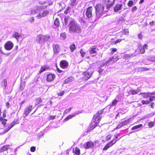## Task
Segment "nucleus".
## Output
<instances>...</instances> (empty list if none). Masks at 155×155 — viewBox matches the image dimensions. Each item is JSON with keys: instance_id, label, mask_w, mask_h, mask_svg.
Wrapping results in <instances>:
<instances>
[{"instance_id": "obj_48", "label": "nucleus", "mask_w": 155, "mask_h": 155, "mask_svg": "<svg viewBox=\"0 0 155 155\" xmlns=\"http://www.w3.org/2000/svg\"><path fill=\"white\" fill-rule=\"evenodd\" d=\"M41 102V98H39L36 100V102L37 104H39Z\"/></svg>"}, {"instance_id": "obj_63", "label": "nucleus", "mask_w": 155, "mask_h": 155, "mask_svg": "<svg viewBox=\"0 0 155 155\" xmlns=\"http://www.w3.org/2000/svg\"><path fill=\"white\" fill-rule=\"evenodd\" d=\"M154 103H151L150 105V107L152 108H154Z\"/></svg>"}, {"instance_id": "obj_8", "label": "nucleus", "mask_w": 155, "mask_h": 155, "mask_svg": "<svg viewBox=\"0 0 155 155\" xmlns=\"http://www.w3.org/2000/svg\"><path fill=\"white\" fill-rule=\"evenodd\" d=\"M84 147L86 149L92 148L94 146V143L92 141H90L84 144Z\"/></svg>"}, {"instance_id": "obj_50", "label": "nucleus", "mask_w": 155, "mask_h": 155, "mask_svg": "<svg viewBox=\"0 0 155 155\" xmlns=\"http://www.w3.org/2000/svg\"><path fill=\"white\" fill-rule=\"evenodd\" d=\"M79 21L81 23H84L85 22L83 20L82 18H79Z\"/></svg>"}, {"instance_id": "obj_23", "label": "nucleus", "mask_w": 155, "mask_h": 155, "mask_svg": "<svg viewBox=\"0 0 155 155\" xmlns=\"http://www.w3.org/2000/svg\"><path fill=\"white\" fill-rule=\"evenodd\" d=\"M140 91L139 90H131L130 91L129 93L131 94L134 95L138 93Z\"/></svg>"}, {"instance_id": "obj_34", "label": "nucleus", "mask_w": 155, "mask_h": 155, "mask_svg": "<svg viewBox=\"0 0 155 155\" xmlns=\"http://www.w3.org/2000/svg\"><path fill=\"white\" fill-rule=\"evenodd\" d=\"M132 54H125L124 56V58L126 59H128L130 57H131L132 56Z\"/></svg>"}, {"instance_id": "obj_20", "label": "nucleus", "mask_w": 155, "mask_h": 155, "mask_svg": "<svg viewBox=\"0 0 155 155\" xmlns=\"http://www.w3.org/2000/svg\"><path fill=\"white\" fill-rule=\"evenodd\" d=\"M113 144H114V143L111 144V142H109L106 145V146L104 147L103 150H107L110 147L112 146Z\"/></svg>"}, {"instance_id": "obj_17", "label": "nucleus", "mask_w": 155, "mask_h": 155, "mask_svg": "<svg viewBox=\"0 0 155 155\" xmlns=\"http://www.w3.org/2000/svg\"><path fill=\"white\" fill-rule=\"evenodd\" d=\"M74 80V78L73 77H70L65 80L64 83L65 84H66L73 81Z\"/></svg>"}, {"instance_id": "obj_43", "label": "nucleus", "mask_w": 155, "mask_h": 155, "mask_svg": "<svg viewBox=\"0 0 155 155\" xmlns=\"http://www.w3.org/2000/svg\"><path fill=\"white\" fill-rule=\"evenodd\" d=\"M17 124V121H13L11 123L10 125H11V127L12 128L15 125Z\"/></svg>"}, {"instance_id": "obj_2", "label": "nucleus", "mask_w": 155, "mask_h": 155, "mask_svg": "<svg viewBox=\"0 0 155 155\" xmlns=\"http://www.w3.org/2000/svg\"><path fill=\"white\" fill-rule=\"evenodd\" d=\"M95 8L96 12L95 15H93L92 16H94L95 18V20H97L101 17L104 11V6L102 4H98L96 5Z\"/></svg>"}, {"instance_id": "obj_39", "label": "nucleus", "mask_w": 155, "mask_h": 155, "mask_svg": "<svg viewBox=\"0 0 155 155\" xmlns=\"http://www.w3.org/2000/svg\"><path fill=\"white\" fill-rule=\"evenodd\" d=\"M61 38L63 39H64L66 38V35L65 33L61 34L60 35Z\"/></svg>"}, {"instance_id": "obj_1", "label": "nucleus", "mask_w": 155, "mask_h": 155, "mask_svg": "<svg viewBox=\"0 0 155 155\" xmlns=\"http://www.w3.org/2000/svg\"><path fill=\"white\" fill-rule=\"evenodd\" d=\"M69 31L70 33H78L81 31V26L75 20L71 21L68 25Z\"/></svg>"}, {"instance_id": "obj_41", "label": "nucleus", "mask_w": 155, "mask_h": 155, "mask_svg": "<svg viewBox=\"0 0 155 155\" xmlns=\"http://www.w3.org/2000/svg\"><path fill=\"white\" fill-rule=\"evenodd\" d=\"M140 52L142 54H144L145 53V49L144 48V47H142V48H140Z\"/></svg>"}, {"instance_id": "obj_15", "label": "nucleus", "mask_w": 155, "mask_h": 155, "mask_svg": "<svg viewBox=\"0 0 155 155\" xmlns=\"http://www.w3.org/2000/svg\"><path fill=\"white\" fill-rule=\"evenodd\" d=\"M41 8V7L40 6H36L35 8L32 9H31L30 14H34L37 12V10L38 9H39Z\"/></svg>"}, {"instance_id": "obj_4", "label": "nucleus", "mask_w": 155, "mask_h": 155, "mask_svg": "<svg viewBox=\"0 0 155 155\" xmlns=\"http://www.w3.org/2000/svg\"><path fill=\"white\" fill-rule=\"evenodd\" d=\"M13 43L10 41H7L5 45V48L7 50H10L13 47Z\"/></svg>"}, {"instance_id": "obj_35", "label": "nucleus", "mask_w": 155, "mask_h": 155, "mask_svg": "<svg viewBox=\"0 0 155 155\" xmlns=\"http://www.w3.org/2000/svg\"><path fill=\"white\" fill-rule=\"evenodd\" d=\"M0 120L2 121V124H6L7 121V120L5 119H3L2 117H1L0 118Z\"/></svg>"}, {"instance_id": "obj_25", "label": "nucleus", "mask_w": 155, "mask_h": 155, "mask_svg": "<svg viewBox=\"0 0 155 155\" xmlns=\"http://www.w3.org/2000/svg\"><path fill=\"white\" fill-rule=\"evenodd\" d=\"M149 94L147 93H141L139 94L142 95L144 98H147L149 96Z\"/></svg>"}, {"instance_id": "obj_21", "label": "nucleus", "mask_w": 155, "mask_h": 155, "mask_svg": "<svg viewBox=\"0 0 155 155\" xmlns=\"http://www.w3.org/2000/svg\"><path fill=\"white\" fill-rule=\"evenodd\" d=\"M114 59V57H112L109 58V59L105 63H104L102 65H101L102 67H103L105 65H107L108 63L110 62Z\"/></svg>"}, {"instance_id": "obj_22", "label": "nucleus", "mask_w": 155, "mask_h": 155, "mask_svg": "<svg viewBox=\"0 0 155 155\" xmlns=\"http://www.w3.org/2000/svg\"><path fill=\"white\" fill-rule=\"evenodd\" d=\"M9 148V146H5L2 147L0 149V152H2L4 151L7 150Z\"/></svg>"}, {"instance_id": "obj_31", "label": "nucleus", "mask_w": 155, "mask_h": 155, "mask_svg": "<svg viewBox=\"0 0 155 155\" xmlns=\"http://www.w3.org/2000/svg\"><path fill=\"white\" fill-rule=\"evenodd\" d=\"M142 126V124H140L134 126L132 128L131 130H134L136 129H138V128H139L141 127Z\"/></svg>"}, {"instance_id": "obj_27", "label": "nucleus", "mask_w": 155, "mask_h": 155, "mask_svg": "<svg viewBox=\"0 0 155 155\" xmlns=\"http://www.w3.org/2000/svg\"><path fill=\"white\" fill-rule=\"evenodd\" d=\"M74 153L77 155H79L80 154V149L76 147L75 148Z\"/></svg>"}, {"instance_id": "obj_58", "label": "nucleus", "mask_w": 155, "mask_h": 155, "mask_svg": "<svg viewBox=\"0 0 155 155\" xmlns=\"http://www.w3.org/2000/svg\"><path fill=\"white\" fill-rule=\"evenodd\" d=\"M49 119L50 120H53V119H54L55 118V116H49Z\"/></svg>"}, {"instance_id": "obj_51", "label": "nucleus", "mask_w": 155, "mask_h": 155, "mask_svg": "<svg viewBox=\"0 0 155 155\" xmlns=\"http://www.w3.org/2000/svg\"><path fill=\"white\" fill-rule=\"evenodd\" d=\"M64 92V91H62L59 93H58V94L59 96H62L63 95Z\"/></svg>"}, {"instance_id": "obj_12", "label": "nucleus", "mask_w": 155, "mask_h": 155, "mask_svg": "<svg viewBox=\"0 0 155 155\" xmlns=\"http://www.w3.org/2000/svg\"><path fill=\"white\" fill-rule=\"evenodd\" d=\"M32 107V106H30L26 107L25 110L24 114L26 116L28 115L31 110Z\"/></svg>"}, {"instance_id": "obj_57", "label": "nucleus", "mask_w": 155, "mask_h": 155, "mask_svg": "<svg viewBox=\"0 0 155 155\" xmlns=\"http://www.w3.org/2000/svg\"><path fill=\"white\" fill-rule=\"evenodd\" d=\"M35 150V148L34 147H32L31 148V152H34Z\"/></svg>"}, {"instance_id": "obj_32", "label": "nucleus", "mask_w": 155, "mask_h": 155, "mask_svg": "<svg viewBox=\"0 0 155 155\" xmlns=\"http://www.w3.org/2000/svg\"><path fill=\"white\" fill-rule=\"evenodd\" d=\"M75 116L74 115H69L66 117L64 119V120L67 121L69 119H71L73 117Z\"/></svg>"}, {"instance_id": "obj_49", "label": "nucleus", "mask_w": 155, "mask_h": 155, "mask_svg": "<svg viewBox=\"0 0 155 155\" xmlns=\"http://www.w3.org/2000/svg\"><path fill=\"white\" fill-rule=\"evenodd\" d=\"M129 32L128 29H124V30L123 31V33L125 35H126Z\"/></svg>"}, {"instance_id": "obj_44", "label": "nucleus", "mask_w": 155, "mask_h": 155, "mask_svg": "<svg viewBox=\"0 0 155 155\" xmlns=\"http://www.w3.org/2000/svg\"><path fill=\"white\" fill-rule=\"evenodd\" d=\"M115 0H113L112 2H111L110 4H108L107 5V8H109L110 6H112L114 3Z\"/></svg>"}, {"instance_id": "obj_61", "label": "nucleus", "mask_w": 155, "mask_h": 155, "mask_svg": "<svg viewBox=\"0 0 155 155\" xmlns=\"http://www.w3.org/2000/svg\"><path fill=\"white\" fill-rule=\"evenodd\" d=\"M144 48H145L146 49H147L148 48V46L147 44H144L143 46V47Z\"/></svg>"}, {"instance_id": "obj_40", "label": "nucleus", "mask_w": 155, "mask_h": 155, "mask_svg": "<svg viewBox=\"0 0 155 155\" xmlns=\"http://www.w3.org/2000/svg\"><path fill=\"white\" fill-rule=\"evenodd\" d=\"M71 108H70L68 109H66L64 112V114H66L67 113H69L71 110Z\"/></svg>"}, {"instance_id": "obj_46", "label": "nucleus", "mask_w": 155, "mask_h": 155, "mask_svg": "<svg viewBox=\"0 0 155 155\" xmlns=\"http://www.w3.org/2000/svg\"><path fill=\"white\" fill-rule=\"evenodd\" d=\"M133 1L131 0L129 1L128 3V5L129 7L133 5Z\"/></svg>"}, {"instance_id": "obj_62", "label": "nucleus", "mask_w": 155, "mask_h": 155, "mask_svg": "<svg viewBox=\"0 0 155 155\" xmlns=\"http://www.w3.org/2000/svg\"><path fill=\"white\" fill-rule=\"evenodd\" d=\"M57 71L59 73H61L62 72V71L60 70L59 68H57Z\"/></svg>"}, {"instance_id": "obj_9", "label": "nucleus", "mask_w": 155, "mask_h": 155, "mask_svg": "<svg viewBox=\"0 0 155 155\" xmlns=\"http://www.w3.org/2000/svg\"><path fill=\"white\" fill-rule=\"evenodd\" d=\"M49 13V12L47 10H45L42 13H40L37 16L38 18H41L45 16Z\"/></svg>"}, {"instance_id": "obj_7", "label": "nucleus", "mask_w": 155, "mask_h": 155, "mask_svg": "<svg viewBox=\"0 0 155 155\" xmlns=\"http://www.w3.org/2000/svg\"><path fill=\"white\" fill-rule=\"evenodd\" d=\"M61 67L63 69H66L68 66V62L66 60L61 61L60 63Z\"/></svg>"}, {"instance_id": "obj_33", "label": "nucleus", "mask_w": 155, "mask_h": 155, "mask_svg": "<svg viewBox=\"0 0 155 155\" xmlns=\"http://www.w3.org/2000/svg\"><path fill=\"white\" fill-rule=\"evenodd\" d=\"M130 120L129 119H127L124 122H122L121 123L122 125H123V126L126 125L129 122Z\"/></svg>"}, {"instance_id": "obj_5", "label": "nucleus", "mask_w": 155, "mask_h": 155, "mask_svg": "<svg viewBox=\"0 0 155 155\" xmlns=\"http://www.w3.org/2000/svg\"><path fill=\"white\" fill-rule=\"evenodd\" d=\"M93 10V8L92 6H90L87 8L86 12V15L88 18H90L92 16V11Z\"/></svg>"}, {"instance_id": "obj_52", "label": "nucleus", "mask_w": 155, "mask_h": 155, "mask_svg": "<svg viewBox=\"0 0 155 155\" xmlns=\"http://www.w3.org/2000/svg\"><path fill=\"white\" fill-rule=\"evenodd\" d=\"M117 102V101L116 100V99H114L112 102V105L113 106L115 105L116 104Z\"/></svg>"}, {"instance_id": "obj_56", "label": "nucleus", "mask_w": 155, "mask_h": 155, "mask_svg": "<svg viewBox=\"0 0 155 155\" xmlns=\"http://www.w3.org/2000/svg\"><path fill=\"white\" fill-rule=\"evenodd\" d=\"M111 137V135L110 134H108L107 136V140H109L110 139Z\"/></svg>"}, {"instance_id": "obj_55", "label": "nucleus", "mask_w": 155, "mask_h": 155, "mask_svg": "<svg viewBox=\"0 0 155 155\" xmlns=\"http://www.w3.org/2000/svg\"><path fill=\"white\" fill-rule=\"evenodd\" d=\"M122 41L121 39H119L118 40L114 41V42L115 44L117 43L118 42H120Z\"/></svg>"}, {"instance_id": "obj_59", "label": "nucleus", "mask_w": 155, "mask_h": 155, "mask_svg": "<svg viewBox=\"0 0 155 155\" xmlns=\"http://www.w3.org/2000/svg\"><path fill=\"white\" fill-rule=\"evenodd\" d=\"M137 7L135 6L134 7H133V8H132V12H133L134 11H135L137 10Z\"/></svg>"}, {"instance_id": "obj_24", "label": "nucleus", "mask_w": 155, "mask_h": 155, "mask_svg": "<svg viewBox=\"0 0 155 155\" xmlns=\"http://www.w3.org/2000/svg\"><path fill=\"white\" fill-rule=\"evenodd\" d=\"M97 52L96 48L95 47H94L92 48L90 51V54H93L96 53Z\"/></svg>"}, {"instance_id": "obj_30", "label": "nucleus", "mask_w": 155, "mask_h": 155, "mask_svg": "<svg viewBox=\"0 0 155 155\" xmlns=\"http://www.w3.org/2000/svg\"><path fill=\"white\" fill-rule=\"evenodd\" d=\"M70 48L71 51L73 52L75 49V45L74 44H73L71 45L70 47Z\"/></svg>"}, {"instance_id": "obj_28", "label": "nucleus", "mask_w": 155, "mask_h": 155, "mask_svg": "<svg viewBox=\"0 0 155 155\" xmlns=\"http://www.w3.org/2000/svg\"><path fill=\"white\" fill-rule=\"evenodd\" d=\"M47 69V68L46 66H44L43 67H42L41 68L40 70L39 71V73H41L45 71L46 70V69Z\"/></svg>"}, {"instance_id": "obj_14", "label": "nucleus", "mask_w": 155, "mask_h": 155, "mask_svg": "<svg viewBox=\"0 0 155 155\" xmlns=\"http://www.w3.org/2000/svg\"><path fill=\"white\" fill-rule=\"evenodd\" d=\"M74 20L69 16H65L64 18V22L66 25H67L69 22L70 23L71 21Z\"/></svg>"}, {"instance_id": "obj_29", "label": "nucleus", "mask_w": 155, "mask_h": 155, "mask_svg": "<svg viewBox=\"0 0 155 155\" xmlns=\"http://www.w3.org/2000/svg\"><path fill=\"white\" fill-rule=\"evenodd\" d=\"M101 117H96V118H94L93 117V120H94V121L97 123H98L99 122V121L101 120Z\"/></svg>"}, {"instance_id": "obj_38", "label": "nucleus", "mask_w": 155, "mask_h": 155, "mask_svg": "<svg viewBox=\"0 0 155 155\" xmlns=\"http://www.w3.org/2000/svg\"><path fill=\"white\" fill-rule=\"evenodd\" d=\"M80 53L81 54V56L82 57H84V56L86 54V53L84 52L82 49H81L80 50Z\"/></svg>"}, {"instance_id": "obj_42", "label": "nucleus", "mask_w": 155, "mask_h": 155, "mask_svg": "<svg viewBox=\"0 0 155 155\" xmlns=\"http://www.w3.org/2000/svg\"><path fill=\"white\" fill-rule=\"evenodd\" d=\"M148 126H149V127H150V128H151V127H153L154 125V123L152 122H149L148 123Z\"/></svg>"}, {"instance_id": "obj_37", "label": "nucleus", "mask_w": 155, "mask_h": 155, "mask_svg": "<svg viewBox=\"0 0 155 155\" xmlns=\"http://www.w3.org/2000/svg\"><path fill=\"white\" fill-rule=\"evenodd\" d=\"M2 85L4 86V88L5 89L7 85V81L6 79H4L2 83Z\"/></svg>"}, {"instance_id": "obj_13", "label": "nucleus", "mask_w": 155, "mask_h": 155, "mask_svg": "<svg viewBox=\"0 0 155 155\" xmlns=\"http://www.w3.org/2000/svg\"><path fill=\"white\" fill-rule=\"evenodd\" d=\"M123 5L121 4H117L114 7V11L115 12H117L121 10Z\"/></svg>"}, {"instance_id": "obj_3", "label": "nucleus", "mask_w": 155, "mask_h": 155, "mask_svg": "<svg viewBox=\"0 0 155 155\" xmlns=\"http://www.w3.org/2000/svg\"><path fill=\"white\" fill-rule=\"evenodd\" d=\"M50 38L49 35H39L36 38V41L39 44H41L45 41H47Z\"/></svg>"}, {"instance_id": "obj_19", "label": "nucleus", "mask_w": 155, "mask_h": 155, "mask_svg": "<svg viewBox=\"0 0 155 155\" xmlns=\"http://www.w3.org/2000/svg\"><path fill=\"white\" fill-rule=\"evenodd\" d=\"M12 36L15 38L17 40L18 38L21 36V35L17 32H15L13 35Z\"/></svg>"}, {"instance_id": "obj_60", "label": "nucleus", "mask_w": 155, "mask_h": 155, "mask_svg": "<svg viewBox=\"0 0 155 155\" xmlns=\"http://www.w3.org/2000/svg\"><path fill=\"white\" fill-rule=\"evenodd\" d=\"M155 98V96H153V97H150L149 99L150 101H153L154 99Z\"/></svg>"}, {"instance_id": "obj_16", "label": "nucleus", "mask_w": 155, "mask_h": 155, "mask_svg": "<svg viewBox=\"0 0 155 155\" xmlns=\"http://www.w3.org/2000/svg\"><path fill=\"white\" fill-rule=\"evenodd\" d=\"M97 123L94 121L90 125V128L89 130H88V132L90 131L94 128L97 126Z\"/></svg>"}, {"instance_id": "obj_54", "label": "nucleus", "mask_w": 155, "mask_h": 155, "mask_svg": "<svg viewBox=\"0 0 155 155\" xmlns=\"http://www.w3.org/2000/svg\"><path fill=\"white\" fill-rule=\"evenodd\" d=\"M117 141V140H115V139H113L110 142H111V144L114 143V144Z\"/></svg>"}, {"instance_id": "obj_11", "label": "nucleus", "mask_w": 155, "mask_h": 155, "mask_svg": "<svg viewBox=\"0 0 155 155\" xmlns=\"http://www.w3.org/2000/svg\"><path fill=\"white\" fill-rule=\"evenodd\" d=\"M53 49L54 52L55 54H58L60 51V48L59 46L56 44H54L53 45Z\"/></svg>"}, {"instance_id": "obj_6", "label": "nucleus", "mask_w": 155, "mask_h": 155, "mask_svg": "<svg viewBox=\"0 0 155 155\" xmlns=\"http://www.w3.org/2000/svg\"><path fill=\"white\" fill-rule=\"evenodd\" d=\"M55 77V76L54 74H49L47 76L46 81L48 82H51L54 80Z\"/></svg>"}, {"instance_id": "obj_45", "label": "nucleus", "mask_w": 155, "mask_h": 155, "mask_svg": "<svg viewBox=\"0 0 155 155\" xmlns=\"http://www.w3.org/2000/svg\"><path fill=\"white\" fill-rule=\"evenodd\" d=\"M111 54H113L115 52H116L117 51V49L115 48H111Z\"/></svg>"}, {"instance_id": "obj_47", "label": "nucleus", "mask_w": 155, "mask_h": 155, "mask_svg": "<svg viewBox=\"0 0 155 155\" xmlns=\"http://www.w3.org/2000/svg\"><path fill=\"white\" fill-rule=\"evenodd\" d=\"M29 21L31 22L32 23L34 21V18L33 17H30L29 19Z\"/></svg>"}, {"instance_id": "obj_36", "label": "nucleus", "mask_w": 155, "mask_h": 155, "mask_svg": "<svg viewBox=\"0 0 155 155\" xmlns=\"http://www.w3.org/2000/svg\"><path fill=\"white\" fill-rule=\"evenodd\" d=\"M76 4V0H71L70 5L73 6Z\"/></svg>"}, {"instance_id": "obj_18", "label": "nucleus", "mask_w": 155, "mask_h": 155, "mask_svg": "<svg viewBox=\"0 0 155 155\" xmlns=\"http://www.w3.org/2000/svg\"><path fill=\"white\" fill-rule=\"evenodd\" d=\"M103 110L104 109H101L100 110L97 112L94 116L93 117L95 118L97 117H100V115L103 113Z\"/></svg>"}, {"instance_id": "obj_64", "label": "nucleus", "mask_w": 155, "mask_h": 155, "mask_svg": "<svg viewBox=\"0 0 155 155\" xmlns=\"http://www.w3.org/2000/svg\"><path fill=\"white\" fill-rule=\"evenodd\" d=\"M8 131V130L7 129H6L3 131V133H2V134H4L7 133Z\"/></svg>"}, {"instance_id": "obj_10", "label": "nucleus", "mask_w": 155, "mask_h": 155, "mask_svg": "<svg viewBox=\"0 0 155 155\" xmlns=\"http://www.w3.org/2000/svg\"><path fill=\"white\" fill-rule=\"evenodd\" d=\"M83 74L84 76V79L85 80H87L91 77L92 73H89L88 71H87L84 72Z\"/></svg>"}, {"instance_id": "obj_53", "label": "nucleus", "mask_w": 155, "mask_h": 155, "mask_svg": "<svg viewBox=\"0 0 155 155\" xmlns=\"http://www.w3.org/2000/svg\"><path fill=\"white\" fill-rule=\"evenodd\" d=\"M123 126V125H122L120 123L119 125H117L116 128L115 129H119L121 127Z\"/></svg>"}, {"instance_id": "obj_26", "label": "nucleus", "mask_w": 155, "mask_h": 155, "mask_svg": "<svg viewBox=\"0 0 155 155\" xmlns=\"http://www.w3.org/2000/svg\"><path fill=\"white\" fill-rule=\"evenodd\" d=\"M54 24L57 26H59L60 25V22L59 19L58 18H56L54 22Z\"/></svg>"}]
</instances>
